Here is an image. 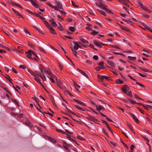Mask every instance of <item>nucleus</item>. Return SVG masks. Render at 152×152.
<instances>
[{"label": "nucleus", "mask_w": 152, "mask_h": 152, "mask_svg": "<svg viewBox=\"0 0 152 152\" xmlns=\"http://www.w3.org/2000/svg\"><path fill=\"white\" fill-rule=\"evenodd\" d=\"M69 30L72 32H74L75 30V28L74 27L70 26L69 27Z\"/></svg>", "instance_id": "nucleus-25"}, {"label": "nucleus", "mask_w": 152, "mask_h": 152, "mask_svg": "<svg viewBox=\"0 0 152 152\" xmlns=\"http://www.w3.org/2000/svg\"><path fill=\"white\" fill-rule=\"evenodd\" d=\"M127 126L128 127L130 128V129L131 130V131L133 132V133H135V132H134L133 129L132 128V126L131 125V124H127Z\"/></svg>", "instance_id": "nucleus-35"}, {"label": "nucleus", "mask_w": 152, "mask_h": 152, "mask_svg": "<svg viewBox=\"0 0 152 152\" xmlns=\"http://www.w3.org/2000/svg\"><path fill=\"white\" fill-rule=\"evenodd\" d=\"M91 121L95 123H96L97 122H99L98 120L94 117H92Z\"/></svg>", "instance_id": "nucleus-29"}, {"label": "nucleus", "mask_w": 152, "mask_h": 152, "mask_svg": "<svg viewBox=\"0 0 152 152\" xmlns=\"http://www.w3.org/2000/svg\"><path fill=\"white\" fill-rule=\"evenodd\" d=\"M26 11L29 13L31 14H34V13L32 12L31 11H30V10L27 9L26 10Z\"/></svg>", "instance_id": "nucleus-53"}, {"label": "nucleus", "mask_w": 152, "mask_h": 152, "mask_svg": "<svg viewBox=\"0 0 152 152\" xmlns=\"http://www.w3.org/2000/svg\"><path fill=\"white\" fill-rule=\"evenodd\" d=\"M134 96H135V97L136 98H137V99H141V100H143L141 98H140L139 97H138L137 95L136 94H134Z\"/></svg>", "instance_id": "nucleus-61"}, {"label": "nucleus", "mask_w": 152, "mask_h": 152, "mask_svg": "<svg viewBox=\"0 0 152 152\" xmlns=\"http://www.w3.org/2000/svg\"><path fill=\"white\" fill-rule=\"evenodd\" d=\"M48 140L50 141H51V142H52L53 143H56V140L55 139H54L52 138L51 137H48Z\"/></svg>", "instance_id": "nucleus-21"}, {"label": "nucleus", "mask_w": 152, "mask_h": 152, "mask_svg": "<svg viewBox=\"0 0 152 152\" xmlns=\"http://www.w3.org/2000/svg\"><path fill=\"white\" fill-rule=\"evenodd\" d=\"M116 83L118 84H123L124 83V82L119 79L116 80Z\"/></svg>", "instance_id": "nucleus-15"}, {"label": "nucleus", "mask_w": 152, "mask_h": 152, "mask_svg": "<svg viewBox=\"0 0 152 152\" xmlns=\"http://www.w3.org/2000/svg\"><path fill=\"white\" fill-rule=\"evenodd\" d=\"M146 28L147 29H148V30H149V31H150L151 32H152V29L151 28H150L149 26H146Z\"/></svg>", "instance_id": "nucleus-55"}, {"label": "nucleus", "mask_w": 152, "mask_h": 152, "mask_svg": "<svg viewBox=\"0 0 152 152\" xmlns=\"http://www.w3.org/2000/svg\"><path fill=\"white\" fill-rule=\"evenodd\" d=\"M126 94L128 95V96H132V94H131V92L130 91H128V92H126Z\"/></svg>", "instance_id": "nucleus-48"}, {"label": "nucleus", "mask_w": 152, "mask_h": 152, "mask_svg": "<svg viewBox=\"0 0 152 152\" xmlns=\"http://www.w3.org/2000/svg\"><path fill=\"white\" fill-rule=\"evenodd\" d=\"M80 40L83 42L84 43H88V42L87 41L86 39L83 38H80Z\"/></svg>", "instance_id": "nucleus-38"}, {"label": "nucleus", "mask_w": 152, "mask_h": 152, "mask_svg": "<svg viewBox=\"0 0 152 152\" xmlns=\"http://www.w3.org/2000/svg\"><path fill=\"white\" fill-rule=\"evenodd\" d=\"M96 110L98 111V112H99V111L101 110H104L105 109L104 107L102 105H96Z\"/></svg>", "instance_id": "nucleus-6"}, {"label": "nucleus", "mask_w": 152, "mask_h": 152, "mask_svg": "<svg viewBox=\"0 0 152 152\" xmlns=\"http://www.w3.org/2000/svg\"><path fill=\"white\" fill-rule=\"evenodd\" d=\"M136 104H137L138 105H140V106H142L143 107H145V106H145V104H143L142 103H136Z\"/></svg>", "instance_id": "nucleus-49"}, {"label": "nucleus", "mask_w": 152, "mask_h": 152, "mask_svg": "<svg viewBox=\"0 0 152 152\" xmlns=\"http://www.w3.org/2000/svg\"><path fill=\"white\" fill-rule=\"evenodd\" d=\"M110 144H111L112 145H113L115 147H116L117 146L115 142H113L112 141H110Z\"/></svg>", "instance_id": "nucleus-46"}, {"label": "nucleus", "mask_w": 152, "mask_h": 152, "mask_svg": "<svg viewBox=\"0 0 152 152\" xmlns=\"http://www.w3.org/2000/svg\"><path fill=\"white\" fill-rule=\"evenodd\" d=\"M97 76L98 78H99V81H102L104 79V76H102L100 75H98Z\"/></svg>", "instance_id": "nucleus-13"}, {"label": "nucleus", "mask_w": 152, "mask_h": 152, "mask_svg": "<svg viewBox=\"0 0 152 152\" xmlns=\"http://www.w3.org/2000/svg\"><path fill=\"white\" fill-rule=\"evenodd\" d=\"M75 46H74V49L75 50H77L78 49V48H81V47L79 45L78 43L77 42H74Z\"/></svg>", "instance_id": "nucleus-10"}, {"label": "nucleus", "mask_w": 152, "mask_h": 152, "mask_svg": "<svg viewBox=\"0 0 152 152\" xmlns=\"http://www.w3.org/2000/svg\"><path fill=\"white\" fill-rule=\"evenodd\" d=\"M67 111L68 112H69L70 113H71L72 114H73V115H76V114L75 113L73 112H72L71 111V110L69 108H67Z\"/></svg>", "instance_id": "nucleus-27"}, {"label": "nucleus", "mask_w": 152, "mask_h": 152, "mask_svg": "<svg viewBox=\"0 0 152 152\" xmlns=\"http://www.w3.org/2000/svg\"><path fill=\"white\" fill-rule=\"evenodd\" d=\"M105 11H106V12H108V13H110L111 14H113V12L111 11V10H109L107 9V8H106L105 9V10H104Z\"/></svg>", "instance_id": "nucleus-41"}, {"label": "nucleus", "mask_w": 152, "mask_h": 152, "mask_svg": "<svg viewBox=\"0 0 152 152\" xmlns=\"http://www.w3.org/2000/svg\"><path fill=\"white\" fill-rule=\"evenodd\" d=\"M71 2H72V5L73 6L76 7H78V5H77L76 4V3L74 2L73 1H71Z\"/></svg>", "instance_id": "nucleus-40"}, {"label": "nucleus", "mask_w": 152, "mask_h": 152, "mask_svg": "<svg viewBox=\"0 0 152 152\" xmlns=\"http://www.w3.org/2000/svg\"><path fill=\"white\" fill-rule=\"evenodd\" d=\"M14 5L16 6H17V7H18L20 8H21V9H23V7H22L20 4H18L16 3H15V4H14Z\"/></svg>", "instance_id": "nucleus-44"}, {"label": "nucleus", "mask_w": 152, "mask_h": 152, "mask_svg": "<svg viewBox=\"0 0 152 152\" xmlns=\"http://www.w3.org/2000/svg\"><path fill=\"white\" fill-rule=\"evenodd\" d=\"M92 31H93L92 33H91V34H92V35L94 36L96 35L97 34L98 32L96 31H95L93 30H91Z\"/></svg>", "instance_id": "nucleus-28"}, {"label": "nucleus", "mask_w": 152, "mask_h": 152, "mask_svg": "<svg viewBox=\"0 0 152 152\" xmlns=\"http://www.w3.org/2000/svg\"><path fill=\"white\" fill-rule=\"evenodd\" d=\"M47 4L49 7H50L52 8H54V6L53 5H52L48 3H47Z\"/></svg>", "instance_id": "nucleus-50"}, {"label": "nucleus", "mask_w": 152, "mask_h": 152, "mask_svg": "<svg viewBox=\"0 0 152 152\" xmlns=\"http://www.w3.org/2000/svg\"><path fill=\"white\" fill-rule=\"evenodd\" d=\"M129 101L132 104H135L136 103V102L135 101H134L132 99H129Z\"/></svg>", "instance_id": "nucleus-43"}, {"label": "nucleus", "mask_w": 152, "mask_h": 152, "mask_svg": "<svg viewBox=\"0 0 152 152\" xmlns=\"http://www.w3.org/2000/svg\"><path fill=\"white\" fill-rule=\"evenodd\" d=\"M65 92L67 94H69L71 97L73 96L70 93L69 91L67 90H66L65 91Z\"/></svg>", "instance_id": "nucleus-24"}, {"label": "nucleus", "mask_w": 152, "mask_h": 152, "mask_svg": "<svg viewBox=\"0 0 152 152\" xmlns=\"http://www.w3.org/2000/svg\"><path fill=\"white\" fill-rule=\"evenodd\" d=\"M121 28L123 30L125 31H126L127 32H129L130 31L129 29L128 28L124 27L122 26H121Z\"/></svg>", "instance_id": "nucleus-26"}, {"label": "nucleus", "mask_w": 152, "mask_h": 152, "mask_svg": "<svg viewBox=\"0 0 152 152\" xmlns=\"http://www.w3.org/2000/svg\"><path fill=\"white\" fill-rule=\"evenodd\" d=\"M140 69L141 70H142V71L145 72H150V70H148V69H146V68L145 69V68L140 67Z\"/></svg>", "instance_id": "nucleus-20"}, {"label": "nucleus", "mask_w": 152, "mask_h": 152, "mask_svg": "<svg viewBox=\"0 0 152 152\" xmlns=\"http://www.w3.org/2000/svg\"><path fill=\"white\" fill-rule=\"evenodd\" d=\"M100 4L101 5L100 8L104 10L106 8L105 7V6L102 3H100Z\"/></svg>", "instance_id": "nucleus-23"}, {"label": "nucleus", "mask_w": 152, "mask_h": 152, "mask_svg": "<svg viewBox=\"0 0 152 152\" xmlns=\"http://www.w3.org/2000/svg\"><path fill=\"white\" fill-rule=\"evenodd\" d=\"M121 142L123 144V145L125 146V147L127 148H128V147L126 145L125 143H124L123 141L121 140Z\"/></svg>", "instance_id": "nucleus-47"}, {"label": "nucleus", "mask_w": 152, "mask_h": 152, "mask_svg": "<svg viewBox=\"0 0 152 152\" xmlns=\"http://www.w3.org/2000/svg\"><path fill=\"white\" fill-rule=\"evenodd\" d=\"M59 24L60 25V26L59 27H58L57 28L59 29L60 30H62V29L63 28L62 26L60 24V23H59Z\"/></svg>", "instance_id": "nucleus-60"}, {"label": "nucleus", "mask_w": 152, "mask_h": 152, "mask_svg": "<svg viewBox=\"0 0 152 152\" xmlns=\"http://www.w3.org/2000/svg\"><path fill=\"white\" fill-rule=\"evenodd\" d=\"M142 54L143 55H144L147 57H148L150 56L149 54L148 53H143Z\"/></svg>", "instance_id": "nucleus-58"}, {"label": "nucleus", "mask_w": 152, "mask_h": 152, "mask_svg": "<svg viewBox=\"0 0 152 152\" xmlns=\"http://www.w3.org/2000/svg\"><path fill=\"white\" fill-rule=\"evenodd\" d=\"M16 14L19 16L20 17H22V15L18 11L16 12Z\"/></svg>", "instance_id": "nucleus-51"}, {"label": "nucleus", "mask_w": 152, "mask_h": 152, "mask_svg": "<svg viewBox=\"0 0 152 152\" xmlns=\"http://www.w3.org/2000/svg\"><path fill=\"white\" fill-rule=\"evenodd\" d=\"M106 126H107V128L111 132H112V129H111V128L109 126V125L108 124H107V125H106Z\"/></svg>", "instance_id": "nucleus-59"}, {"label": "nucleus", "mask_w": 152, "mask_h": 152, "mask_svg": "<svg viewBox=\"0 0 152 152\" xmlns=\"http://www.w3.org/2000/svg\"><path fill=\"white\" fill-rule=\"evenodd\" d=\"M45 23L46 26H47L51 30L50 32L53 34H56V33L54 31V29L52 27V26L49 24L47 21H45Z\"/></svg>", "instance_id": "nucleus-2"}, {"label": "nucleus", "mask_w": 152, "mask_h": 152, "mask_svg": "<svg viewBox=\"0 0 152 152\" xmlns=\"http://www.w3.org/2000/svg\"><path fill=\"white\" fill-rule=\"evenodd\" d=\"M104 63L103 61H101L99 64V67L100 69H104L105 68V67L104 66Z\"/></svg>", "instance_id": "nucleus-11"}, {"label": "nucleus", "mask_w": 152, "mask_h": 152, "mask_svg": "<svg viewBox=\"0 0 152 152\" xmlns=\"http://www.w3.org/2000/svg\"><path fill=\"white\" fill-rule=\"evenodd\" d=\"M131 148L130 150L131 151H133L134 150V148L135 147V146L134 145H132L131 146Z\"/></svg>", "instance_id": "nucleus-56"}, {"label": "nucleus", "mask_w": 152, "mask_h": 152, "mask_svg": "<svg viewBox=\"0 0 152 152\" xmlns=\"http://www.w3.org/2000/svg\"><path fill=\"white\" fill-rule=\"evenodd\" d=\"M28 71L33 76H34L36 75L32 71L30 70L29 69H27Z\"/></svg>", "instance_id": "nucleus-36"}, {"label": "nucleus", "mask_w": 152, "mask_h": 152, "mask_svg": "<svg viewBox=\"0 0 152 152\" xmlns=\"http://www.w3.org/2000/svg\"><path fill=\"white\" fill-rule=\"evenodd\" d=\"M71 50L73 53V54L76 56H77V53L73 48H72Z\"/></svg>", "instance_id": "nucleus-32"}, {"label": "nucleus", "mask_w": 152, "mask_h": 152, "mask_svg": "<svg viewBox=\"0 0 152 152\" xmlns=\"http://www.w3.org/2000/svg\"><path fill=\"white\" fill-rule=\"evenodd\" d=\"M136 83L137 84L139 85H140V86H141V87H145V86H144V85L141 84L140 83H139L136 82Z\"/></svg>", "instance_id": "nucleus-52"}, {"label": "nucleus", "mask_w": 152, "mask_h": 152, "mask_svg": "<svg viewBox=\"0 0 152 152\" xmlns=\"http://www.w3.org/2000/svg\"><path fill=\"white\" fill-rule=\"evenodd\" d=\"M26 53L27 54L26 56L28 57V58L32 60H33V58L31 56H32V54H33L34 56L38 58V57L37 54L32 50H29L28 51L26 52Z\"/></svg>", "instance_id": "nucleus-1"}, {"label": "nucleus", "mask_w": 152, "mask_h": 152, "mask_svg": "<svg viewBox=\"0 0 152 152\" xmlns=\"http://www.w3.org/2000/svg\"><path fill=\"white\" fill-rule=\"evenodd\" d=\"M74 100L76 102H77L78 104H80L82 105H84V104L83 102H80V101L77 100L75 99H74Z\"/></svg>", "instance_id": "nucleus-18"}, {"label": "nucleus", "mask_w": 152, "mask_h": 152, "mask_svg": "<svg viewBox=\"0 0 152 152\" xmlns=\"http://www.w3.org/2000/svg\"><path fill=\"white\" fill-rule=\"evenodd\" d=\"M122 91L124 93H126L129 90V88L126 85H124V86L121 88Z\"/></svg>", "instance_id": "nucleus-4"}, {"label": "nucleus", "mask_w": 152, "mask_h": 152, "mask_svg": "<svg viewBox=\"0 0 152 152\" xmlns=\"http://www.w3.org/2000/svg\"><path fill=\"white\" fill-rule=\"evenodd\" d=\"M35 74L38 77V76L41 77V75L40 72H39L38 71H36L35 72Z\"/></svg>", "instance_id": "nucleus-31"}, {"label": "nucleus", "mask_w": 152, "mask_h": 152, "mask_svg": "<svg viewBox=\"0 0 152 152\" xmlns=\"http://www.w3.org/2000/svg\"><path fill=\"white\" fill-rule=\"evenodd\" d=\"M33 98V99L35 100V101L37 103H38L39 102V101L38 100L37 97L35 96Z\"/></svg>", "instance_id": "nucleus-57"}, {"label": "nucleus", "mask_w": 152, "mask_h": 152, "mask_svg": "<svg viewBox=\"0 0 152 152\" xmlns=\"http://www.w3.org/2000/svg\"><path fill=\"white\" fill-rule=\"evenodd\" d=\"M26 1H29L31 2L32 4L36 8H38L39 7V5L36 4L35 2V0H25Z\"/></svg>", "instance_id": "nucleus-3"}, {"label": "nucleus", "mask_w": 152, "mask_h": 152, "mask_svg": "<svg viewBox=\"0 0 152 152\" xmlns=\"http://www.w3.org/2000/svg\"><path fill=\"white\" fill-rule=\"evenodd\" d=\"M58 18L59 19V20H61V21H63L64 20V19L62 18L61 16L59 15H58Z\"/></svg>", "instance_id": "nucleus-63"}, {"label": "nucleus", "mask_w": 152, "mask_h": 152, "mask_svg": "<svg viewBox=\"0 0 152 152\" xmlns=\"http://www.w3.org/2000/svg\"><path fill=\"white\" fill-rule=\"evenodd\" d=\"M75 107L76 108H77L79 110L81 111H84V110L83 108L79 107L77 105H75Z\"/></svg>", "instance_id": "nucleus-39"}, {"label": "nucleus", "mask_w": 152, "mask_h": 152, "mask_svg": "<svg viewBox=\"0 0 152 152\" xmlns=\"http://www.w3.org/2000/svg\"><path fill=\"white\" fill-rule=\"evenodd\" d=\"M58 66L59 67V68H60V69L61 70H62V69H63V67H62V66L60 64H58Z\"/></svg>", "instance_id": "nucleus-64"}, {"label": "nucleus", "mask_w": 152, "mask_h": 152, "mask_svg": "<svg viewBox=\"0 0 152 152\" xmlns=\"http://www.w3.org/2000/svg\"><path fill=\"white\" fill-rule=\"evenodd\" d=\"M93 58L95 60H97L98 59V57L97 56L94 55L93 57Z\"/></svg>", "instance_id": "nucleus-62"}, {"label": "nucleus", "mask_w": 152, "mask_h": 152, "mask_svg": "<svg viewBox=\"0 0 152 152\" xmlns=\"http://www.w3.org/2000/svg\"><path fill=\"white\" fill-rule=\"evenodd\" d=\"M77 71H79L80 73L82 74L83 75H84L85 77H86L87 78L88 77V75L84 72L79 69H77Z\"/></svg>", "instance_id": "nucleus-12"}, {"label": "nucleus", "mask_w": 152, "mask_h": 152, "mask_svg": "<svg viewBox=\"0 0 152 152\" xmlns=\"http://www.w3.org/2000/svg\"><path fill=\"white\" fill-rule=\"evenodd\" d=\"M8 2L10 3L11 4H12L13 5H14V4H15V2H13L12 1H11V0H7Z\"/></svg>", "instance_id": "nucleus-37"}, {"label": "nucleus", "mask_w": 152, "mask_h": 152, "mask_svg": "<svg viewBox=\"0 0 152 152\" xmlns=\"http://www.w3.org/2000/svg\"><path fill=\"white\" fill-rule=\"evenodd\" d=\"M130 116L132 117L134 120L137 123H139V121L137 117L134 115V114L132 113L130 114Z\"/></svg>", "instance_id": "nucleus-5"}, {"label": "nucleus", "mask_w": 152, "mask_h": 152, "mask_svg": "<svg viewBox=\"0 0 152 152\" xmlns=\"http://www.w3.org/2000/svg\"><path fill=\"white\" fill-rule=\"evenodd\" d=\"M107 61L109 65H110L114 67V64L113 61H111L109 60H107Z\"/></svg>", "instance_id": "nucleus-14"}, {"label": "nucleus", "mask_w": 152, "mask_h": 152, "mask_svg": "<svg viewBox=\"0 0 152 152\" xmlns=\"http://www.w3.org/2000/svg\"><path fill=\"white\" fill-rule=\"evenodd\" d=\"M128 58L129 59L132 60H134L136 59V58L135 57H132L131 56H128Z\"/></svg>", "instance_id": "nucleus-30"}, {"label": "nucleus", "mask_w": 152, "mask_h": 152, "mask_svg": "<svg viewBox=\"0 0 152 152\" xmlns=\"http://www.w3.org/2000/svg\"><path fill=\"white\" fill-rule=\"evenodd\" d=\"M45 69L44 72H45L47 74H48L51 77H53V76H54L55 77V76H54V75H52V73L51 72H50V71L49 69H48V70H47L46 69Z\"/></svg>", "instance_id": "nucleus-9"}, {"label": "nucleus", "mask_w": 152, "mask_h": 152, "mask_svg": "<svg viewBox=\"0 0 152 152\" xmlns=\"http://www.w3.org/2000/svg\"><path fill=\"white\" fill-rule=\"evenodd\" d=\"M53 77H54L55 78H56V77H55L54 76H53V77H48L49 79L50 80V81L53 82V83H54L55 82V81L53 79Z\"/></svg>", "instance_id": "nucleus-33"}, {"label": "nucleus", "mask_w": 152, "mask_h": 152, "mask_svg": "<svg viewBox=\"0 0 152 152\" xmlns=\"http://www.w3.org/2000/svg\"><path fill=\"white\" fill-rule=\"evenodd\" d=\"M15 50H16L18 51L19 53H21L22 49H21L20 47V46L18 47Z\"/></svg>", "instance_id": "nucleus-16"}, {"label": "nucleus", "mask_w": 152, "mask_h": 152, "mask_svg": "<svg viewBox=\"0 0 152 152\" xmlns=\"http://www.w3.org/2000/svg\"><path fill=\"white\" fill-rule=\"evenodd\" d=\"M123 8L126 11V12L128 13V14H129V10L127 8L125 7H123Z\"/></svg>", "instance_id": "nucleus-45"}, {"label": "nucleus", "mask_w": 152, "mask_h": 152, "mask_svg": "<svg viewBox=\"0 0 152 152\" xmlns=\"http://www.w3.org/2000/svg\"><path fill=\"white\" fill-rule=\"evenodd\" d=\"M61 133H62L63 134H65L66 135H67V137H68L69 138V140H71V141H73L74 142H75V141L73 140L71 138H70V136H69V135L68 134H66L64 131H62V132H61Z\"/></svg>", "instance_id": "nucleus-17"}, {"label": "nucleus", "mask_w": 152, "mask_h": 152, "mask_svg": "<svg viewBox=\"0 0 152 152\" xmlns=\"http://www.w3.org/2000/svg\"><path fill=\"white\" fill-rule=\"evenodd\" d=\"M138 74L141 77H146L147 76L145 75H143L142 74L139 73H138Z\"/></svg>", "instance_id": "nucleus-54"}, {"label": "nucleus", "mask_w": 152, "mask_h": 152, "mask_svg": "<svg viewBox=\"0 0 152 152\" xmlns=\"http://www.w3.org/2000/svg\"><path fill=\"white\" fill-rule=\"evenodd\" d=\"M97 10L98 11V12H99L101 14H102L103 15H104V16H106V14L103 11H102L100 10Z\"/></svg>", "instance_id": "nucleus-22"}, {"label": "nucleus", "mask_w": 152, "mask_h": 152, "mask_svg": "<svg viewBox=\"0 0 152 152\" xmlns=\"http://www.w3.org/2000/svg\"><path fill=\"white\" fill-rule=\"evenodd\" d=\"M55 2L57 5V7L59 8H60L61 9H63L62 7V4L59 1H55Z\"/></svg>", "instance_id": "nucleus-7"}, {"label": "nucleus", "mask_w": 152, "mask_h": 152, "mask_svg": "<svg viewBox=\"0 0 152 152\" xmlns=\"http://www.w3.org/2000/svg\"><path fill=\"white\" fill-rule=\"evenodd\" d=\"M94 44L96 45L97 47L99 48L102 47V43H100L99 42H98L96 40H94Z\"/></svg>", "instance_id": "nucleus-8"}, {"label": "nucleus", "mask_w": 152, "mask_h": 152, "mask_svg": "<svg viewBox=\"0 0 152 152\" xmlns=\"http://www.w3.org/2000/svg\"><path fill=\"white\" fill-rule=\"evenodd\" d=\"M51 24L54 27H56L57 26V24L56 23L55 21L54 22L52 23H51Z\"/></svg>", "instance_id": "nucleus-42"}, {"label": "nucleus", "mask_w": 152, "mask_h": 152, "mask_svg": "<svg viewBox=\"0 0 152 152\" xmlns=\"http://www.w3.org/2000/svg\"><path fill=\"white\" fill-rule=\"evenodd\" d=\"M12 100L13 101V102L15 104V105L17 106L18 107L19 106L18 103H17V101L15 99H12Z\"/></svg>", "instance_id": "nucleus-34"}, {"label": "nucleus", "mask_w": 152, "mask_h": 152, "mask_svg": "<svg viewBox=\"0 0 152 152\" xmlns=\"http://www.w3.org/2000/svg\"><path fill=\"white\" fill-rule=\"evenodd\" d=\"M34 77V79L38 82H39V81H40V79L36 75H35V76Z\"/></svg>", "instance_id": "nucleus-19"}]
</instances>
